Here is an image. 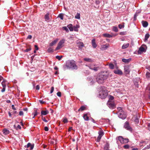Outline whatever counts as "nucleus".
Listing matches in <instances>:
<instances>
[{
  "instance_id": "obj_12",
  "label": "nucleus",
  "mask_w": 150,
  "mask_h": 150,
  "mask_svg": "<svg viewBox=\"0 0 150 150\" xmlns=\"http://www.w3.org/2000/svg\"><path fill=\"white\" fill-rule=\"evenodd\" d=\"M107 105L110 108L113 109L115 107L114 104L112 102H108L107 103Z\"/></svg>"
},
{
  "instance_id": "obj_47",
  "label": "nucleus",
  "mask_w": 150,
  "mask_h": 150,
  "mask_svg": "<svg viewBox=\"0 0 150 150\" xmlns=\"http://www.w3.org/2000/svg\"><path fill=\"white\" fill-rule=\"evenodd\" d=\"M124 25L121 24H119L118 25V27L120 29H121L124 27Z\"/></svg>"
},
{
  "instance_id": "obj_43",
  "label": "nucleus",
  "mask_w": 150,
  "mask_h": 150,
  "mask_svg": "<svg viewBox=\"0 0 150 150\" xmlns=\"http://www.w3.org/2000/svg\"><path fill=\"white\" fill-rule=\"evenodd\" d=\"M123 147L125 149H128L129 148V146L128 144H126Z\"/></svg>"
},
{
  "instance_id": "obj_11",
  "label": "nucleus",
  "mask_w": 150,
  "mask_h": 150,
  "mask_svg": "<svg viewBox=\"0 0 150 150\" xmlns=\"http://www.w3.org/2000/svg\"><path fill=\"white\" fill-rule=\"evenodd\" d=\"M89 68L95 71H97L99 69V67L93 65H90L89 66Z\"/></svg>"
},
{
  "instance_id": "obj_39",
  "label": "nucleus",
  "mask_w": 150,
  "mask_h": 150,
  "mask_svg": "<svg viewBox=\"0 0 150 150\" xmlns=\"http://www.w3.org/2000/svg\"><path fill=\"white\" fill-rule=\"evenodd\" d=\"M62 56H57L56 57V59H57L58 60H60L62 58Z\"/></svg>"
},
{
  "instance_id": "obj_6",
  "label": "nucleus",
  "mask_w": 150,
  "mask_h": 150,
  "mask_svg": "<svg viewBox=\"0 0 150 150\" xmlns=\"http://www.w3.org/2000/svg\"><path fill=\"white\" fill-rule=\"evenodd\" d=\"M131 65H127L124 67V73L126 74H129L131 70Z\"/></svg>"
},
{
  "instance_id": "obj_63",
  "label": "nucleus",
  "mask_w": 150,
  "mask_h": 150,
  "mask_svg": "<svg viewBox=\"0 0 150 150\" xmlns=\"http://www.w3.org/2000/svg\"><path fill=\"white\" fill-rule=\"evenodd\" d=\"M114 97L113 96H110V99L111 100H113L114 99Z\"/></svg>"
},
{
  "instance_id": "obj_29",
  "label": "nucleus",
  "mask_w": 150,
  "mask_h": 150,
  "mask_svg": "<svg viewBox=\"0 0 150 150\" xmlns=\"http://www.w3.org/2000/svg\"><path fill=\"white\" fill-rule=\"evenodd\" d=\"M103 36L105 37H107V38H111L112 37V35L108 33H105L103 35Z\"/></svg>"
},
{
  "instance_id": "obj_4",
  "label": "nucleus",
  "mask_w": 150,
  "mask_h": 150,
  "mask_svg": "<svg viewBox=\"0 0 150 150\" xmlns=\"http://www.w3.org/2000/svg\"><path fill=\"white\" fill-rule=\"evenodd\" d=\"M147 46L144 44L142 45L139 48L138 51V53L141 54L143 52H145L147 49Z\"/></svg>"
},
{
  "instance_id": "obj_9",
  "label": "nucleus",
  "mask_w": 150,
  "mask_h": 150,
  "mask_svg": "<svg viewBox=\"0 0 150 150\" xmlns=\"http://www.w3.org/2000/svg\"><path fill=\"white\" fill-rule=\"evenodd\" d=\"M124 127L126 129L130 131H132V129L130 127L129 122H125L124 125Z\"/></svg>"
},
{
  "instance_id": "obj_60",
  "label": "nucleus",
  "mask_w": 150,
  "mask_h": 150,
  "mask_svg": "<svg viewBox=\"0 0 150 150\" xmlns=\"http://www.w3.org/2000/svg\"><path fill=\"white\" fill-rule=\"evenodd\" d=\"M18 128L19 129H21V127L19 125H18L17 126V128H16V129H17Z\"/></svg>"
},
{
  "instance_id": "obj_40",
  "label": "nucleus",
  "mask_w": 150,
  "mask_h": 150,
  "mask_svg": "<svg viewBox=\"0 0 150 150\" xmlns=\"http://www.w3.org/2000/svg\"><path fill=\"white\" fill-rule=\"evenodd\" d=\"M62 28L63 30H65L67 32H69V30L66 27V26L63 27Z\"/></svg>"
},
{
  "instance_id": "obj_37",
  "label": "nucleus",
  "mask_w": 150,
  "mask_h": 150,
  "mask_svg": "<svg viewBox=\"0 0 150 150\" xmlns=\"http://www.w3.org/2000/svg\"><path fill=\"white\" fill-rule=\"evenodd\" d=\"M113 30L115 32H117L118 31L117 28L115 26L113 27Z\"/></svg>"
},
{
  "instance_id": "obj_56",
  "label": "nucleus",
  "mask_w": 150,
  "mask_h": 150,
  "mask_svg": "<svg viewBox=\"0 0 150 150\" xmlns=\"http://www.w3.org/2000/svg\"><path fill=\"white\" fill-rule=\"evenodd\" d=\"M32 38V36L30 35H29L28 36L27 39H30Z\"/></svg>"
},
{
  "instance_id": "obj_44",
  "label": "nucleus",
  "mask_w": 150,
  "mask_h": 150,
  "mask_svg": "<svg viewBox=\"0 0 150 150\" xmlns=\"http://www.w3.org/2000/svg\"><path fill=\"white\" fill-rule=\"evenodd\" d=\"M134 121L136 122V123H138L139 122V119L137 118V117H136L135 119L134 120Z\"/></svg>"
},
{
  "instance_id": "obj_18",
  "label": "nucleus",
  "mask_w": 150,
  "mask_h": 150,
  "mask_svg": "<svg viewBox=\"0 0 150 150\" xmlns=\"http://www.w3.org/2000/svg\"><path fill=\"white\" fill-rule=\"evenodd\" d=\"M142 23L143 26L145 28L148 25V23L147 21H142Z\"/></svg>"
},
{
  "instance_id": "obj_25",
  "label": "nucleus",
  "mask_w": 150,
  "mask_h": 150,
  "mask_svg": "<svg viewBox=\"0 0 150 150\" xmlns=\"http://www.w3.org/2000/svg\"><path fill=\"white\" fill-rule=\"evenodd\" d=\"M86 109V107L84 105L81 106L78 110L79 111H82Z\"/></svg>"
},
{
  "instance_id": "obj_49",
  "label": "nucleus",
  "mask_w": 150,
  "mask_h": 150,
  "mask_svg": "<svg viewBox=\"0 0 150 150\" xmlns=\"http://www.w3.org/2000/svg\"><path fill=\"white\" fill-rule=\"evenodd\" d=\"M59 17L61 19L63 20V15L62 14H60L59 15Z\"/></svg>"
},
{
  "instance_id": "obj_61",
  "label": "nucleus",
  "mask_w": 150,
  "mask_h": 150,
  "mask_svg": "<svg viewBox=\"0 0 150 150\" xmlns=\"http://www.w3.org/2000/svg\"><path fill=\"white\" fill-rule=\"evenodd\" d=\"M5 89L6 88H3V89L1 90V92L2 93L4 92L5 91Z\"/></svg>"
},
{
  "instance_id": "obj_33",
  "label": "nucleus",
  "mask_w": 150,
  "mask_h": 150,
  "mask_svg": "<svg viewBox=\"0 0 150 150\" xmlns=\"http://www.w3.org/2000/svg\"><path fill=\"white\" fill-rule=\"evenodd\" d=\"M149 35L148 33H147L145 35V38H144V41H146L149 38Z\"/></svg>"
},
{
  "instance_id": "obj_7",
  "label": "nucleus",
  "mask_w": 150,
  "mask_h": 150,
  "mask_svg": "<svg viewBox=\"0 0 150 150\" xmlns=\"http://www.w3.org/2000/svg\"><path fill=\"white\" fill-rule=\"evenodd\" d=\"M65 42V40L64 39L60 40L56 48V50H58L60 49L63 46V44Z\"/></svg>"
},
{
  "instance_id": "obj_54",
  "label": "nucleus",
  "mask_w": 150,
  "mask_h": 150,
  "mask_svg": "<svg viewBox=\"0 0 150 150\" xmlns=\"http://www.w3.org/2000/svg\"><path fill=\"white\" fill-rule=\"evenodd\" d=\"M44 130L46 131H47L49 130L48 128L47 127H44Z\"/></svg>"
},
{
  "instance_id": "obj_34",
  "label": "nucleus",
  "mask_w": 150,
  "mask_h": 150,
  "mask_svg": "<svg viewBox=\"0 0 150 150\" xmlns=\"http://www.w3.org/2000/svg\"><path fill=\"white\" fill-rule=\"evenodd\" d=\"M84 60L86 61L91 62L92 61V60L89 58H85L83 59Z\"/></svg>"
},
{
  "instance_id": "obj_13",
  "label": "nucleus",
  "mask_w": 150,
  "mask_h": 150,
  "mask_svg": "<svg viewBox=\"0 0 150 150\" xmlns=\"http://www.w3.org/2000/svg\"><path fill=\"white\" fill-rule=\"evenodd\" d=\"M109 46V44L103 45L101 46L100 49L101 50H106Z\"/></svg>"
},
{
  "instance_id": "obj_19",
  "label": "nucleus",
  "mask_w": 150,
  "mask_h": 150,
  "mask_svg": "<svg viewBox=\"0 0 150 150\" xmlns=\"http://www.w3.org/2000/svg\"><path fill=\"white\" fill-rule=\"evenodd\" d=\"M30 146V149L32 150L34 148V144H31L30 143H28L27 145V148H28Z\"/></svg>"
},
{
  "instance_id": "obj_51",
  "label": "nucleus",
  "mask_w": 150,
  "mask_h": 150,
  "mask_svg": "<svg viewBox=\"0 0 150 150\" xmlns=\"http://www.w3.org/2000/svg\"><path fill=\"white\" fill-rule=\"evenodd\" d=\"M54 87L53 86L51 87V90L50 91V93H52L54 91Z\"/></svg>"
},
{
  "instance_id": "obj_59",
  "label": "nucleus",
  "mask_w": 150,
  "mask_h": 150,
  "mask_svg": "<svg viewBox=\"0 0 150 150\" xmlns=\"http://www.w3.org/2000/svg\"><path fill=\"white\" fill-rule=\"evenodd\" d=\"M35 50H38V46L37 45H35Z\"/></svg>"
},
{
  "instance_id": "obj_64",
  "label": "nucleus",
  "mask_w": 150,
  "mask_h": 150,
  "mask_svg": "<svg viewBox=\"0 0 150 150\" xmlns=\"http://www.w3.org/2000/svg\"><path fill=\"white\" fill-rule=\"evenodd\" d=\"M148 129L150 131V124H148Z\"/></svg>"
},
{
  "instance_id": "obj_8",
  "label": "nucleus",
  "mask_w": 150,
  "mask_h": 150,
  "mask_svg": "<svg viewBox=\"0 0 150 150\" xmlns=\"http://www.w3.org/2000/svg\"><path fill=\"white\" fill-rule=\"evenodd\" d=\"M99 135L97 138L96 141L97 142H99L100 140L104 134V132L102 130H100L98 132Z\"/></svg>"
},
{
  "instance_id": "obj_21",
  "label": "nucleus",
  "mask_w": 150,
  "mask_h": 150,
  "mask_svg": "<svg viewBox=\"0 0 150 150\" xmlns=\"http://www.w3.org/2000/svg\"><path fill=\"white\" fill-rule=\"evenodd\" d=\"M77 44L80 48H81L84 46V44L83 42H78L77 43Z\"/></svg>"
},
{
  "instance_id": "obj_14",
  "label": "nucleus",
  "mask_w": 150,
  "mask_h": 150,
  "mask_svg": "<svg viewBox=\"0 0 150 150\" xmlns=\"http://www.w3.org/2000/svg\"><path fill=\"white\" fill-rule=\"evenodd\" d=\"M114 72L115 74L120 75H122L123 74L122 71L120 69L115 70L114 71Z\"/></svg>"
},
{
  "instance_id": "obj_27",
  "label": "nucleus",
  "mask_w": 150,
  "mask_h": 150,
  "mask_svg": "<svg viewBox=\"0 0 150 150\" xmlns=\"http://www.w3.org/2000/svg\"><path fill=\"white\" fill-rule=\"evenodd\" d=\"M58 40H54L52 42H51L50 44V46H52L53 45H54L58 41Z\"/></svg>"
},
{
  "instance_id": "obj_36",
  "label": "nucleus",
  "mask_w": 150,
  "mask_h": 150,
  "mask_svg": "<svg viewBox=\"0 0 150 150\" xmlns=\"http://www.w3.org/2000/svg\"><path fill=\"white\" fill-rule=\"evenodd\" d=\"M129 142V139H128L126 138L124 139L123 141L122 144H125Z\"/></svg>"
},
{
  "instance_id": "obj_53",
  "label": "nucleus",
  "mask_w": 150,
  "mask_h": 150,
  "mask_svg": "<svg viewBox=\"0 0 150 150\" xmlns=\"http://www.w3.org/2000/svg\"><path fill=\"white\" fill-rule=\"evenodd\" d=\"M38 115V112H37V111L36 110H35V112L34 114H33V115H34V117H35L36 116H37Z\"/></svg>"
},
{
  "instance_id": "obj_31",
  "label": "nucleus",
  "mask_w": 150,
  "mask_h": 150,
  "mask_svg": "<svg viewBox=\"0 0 150 150\" xmlns=\"http://www.w3.org/2000/svg\"><path fill=\"white\" fill-rule=\"evenodd\" d=\"M118 139L120 141L121 143L122 144L124 138L122 136H119L118 137Z\"/></svg>"
},
{
  "instance_id": "obj_2",
  "label": "nucleus",
  "mask_w": 150,
  "mask_h": 150,
  "mask_svg": "<svg viewBox=\"0 0 150 150\" xmlns=\"http://www.w3.org/2000/svg\"><path fill=\"white\" fill-rule=\"evenodd\" d=\"M63 68L65 70L67 69H77V67L74 60H68L66 62V64L63 66Z\"/></svg>"
},
{
  "instance_id": "obj_55",
  "label": "nucleus",
  "mask_w": 150,
  "mask_h": 150,
  "mask_svg": "<svg viewBox=\"0 0 150 150\" xmlns=\"http://www.w3.org/2000/svg\"><path fill=\"white\" fill-rule=\"evenodd\" d=\"M137 16V15L136 14H135L134 15V21H135L136 20Z\"/></svg>"
},
{
  "instance_id": "obj_45",
  "label": "nucleus",
  "mask_w": 150,
  "mask_h": 150,
  "mask_svg": "<svg viewBox=\"0 0 150 150\" xmlns=\"http://www.w3.org/2000/svg\"><path fill=\"white\" fill-rule=\"evenodd\" d=\"M117 109L118 110V112H120L123 111L121 107H119L117 108Z\"/></svg>"
},
{
  "instance_id": "obj_38",
  "label": "nucleus",
  "mask_w": 150,
  "mask_h": 150,
  "mask_svg": "<svg viewBox=\"0 0 150 150\" xmlns=\"http://www.w3.org/2000/svg\"><path fill=\"white\" fill-rule=\"evenodd\" d=\"M47 52H53V49L51 47L47 49Z\"/></svg>"
},
{
  "instance_id": "obj_28",
  "label": "nucleus",
  "mask_w": 150,
  "mask_h": 150,
  "mask_svg": "<svg viewBox=\"0 0 150 150\" xmlns=\"http://www.w3.org/2000/svg\"><path fill=\"white\" fill-rule=\"evenodd\" d=\"M79 25H76V26H74L73 27V30L75 31L78 32V30L77 29L78 28H79Z\"/></svg>"
},
{
  "instance_id": "obj_46",
  "label": "nucleus",
  "mask_w": 150,
  "mask_h": 150,
  "mask_svg": "<svg viewBox=\"0 0 150 150\" xmlns=\"http://www.w3.org/2000/svg\"><path fill=\"white\" fill-rule=\"evenodd\" d=\"M146 76L147 78H149L150 77V73L149 72H147L146 74Z\"/></svg>"
},
{
  "instance_id": "obj_41",
  "label": "nucleus",
  "mask_w": 150,
  "mask_h": 150,
  "mask_svg": "<svg viewBox=\"0 0 150 150\" xmlns=\"http://www.w3.org/2000/svg\"><path fill=\"white\" fill-rule=\"evenodd\" d=\"M1 84L3 87V88L6 87V85L5 83V82L4 81H3L1 83Z\"/></svg>"
},
{
  "instance_id": "obj_26",
  "label": "nucleus",
  "mask_w": 150,
  "mask_h": 150,
  "mask_svg": "<svg viewBox=\"0 0 150 150\" xmlns=\"http://www.w3.org/2000/svg\"><path fill=\"white\" fill-rule=\"evenodd\" d=\"M67 27L69 29L70 31H72L73 30V26L71 24H70L68 25L67 26Z\"/></svg>"
},
{
  "instance_id": "obj_5",
  "label": "nucleus",
  "mask_w": 150,
  "mask_h": 150,
  "mask_svg": "<svg viewBox=\"0 0 150 150\" xmlns=\"http://www.w3.org/2000/svg\"><path fill=\"white\" fill-rule=\"evenodd\" d=\"M148 143H149V145H147L146 147H145V149H149L150 148V141H149V140L146 139L145 140H141L140 143V145L141 144H142V145H143V144L146 145Z\"/></svg>"
},
{
  "instance_id": "obj_3",
  "label": "nucleus",
  "mask_w": 150,
  "mask_h": 150,
  "mask_svg": "<svg viewBox=\"0 0 150 150\" xmlns=\"http://www.w3.org/2000/svg\"><path fill=\"white\" fill-rule=\"evenodd\" d=\"M108 95L107 90L101 89L99 92V97L102 99H105Z\"/></svg>"
},
{
  "instance_id": "obj_10",
  "label": "nucleus",
  "mask_w": 150,
  "mask_h": 150,
  "mask_svg": "<svg viewBox=\"0 0 150 150\" xmlns=\"http://www.w3.org/2000/svg\"><path fill=\"white\" fill-rule=\"evenodd\" d=\"M117 113L118 115V116L120 118L122 119H124L126 118V116L124 114L123 111L122 112H118Z\"/></svg>"
},
{
  "instance_id": "obj_48",
  "label": "nucleus",
  "mask_w": 150,
  "mask_h": 150,
  "mask_svg": "<svg viewBox=\"0 0 150 150\" xmlns=\"http://www.w3.org/2000/svg\"><path fill=\"white\" fill-rule=\"evenodd\" d=\"M68 122L67 119L65 118L64 119L63 122L64 123H67Z\"/></svg>"
},
{
  "instance_id": "obj_57",
  "label": "nucleus",
  "mask_w": 150,
  "mask_h": 150,
  "mask_svg": "<svg viewBox=\"0 0 150 150\" xmlns=\"http://www.w3.org/2000/svg\"><path fill=\"white\" fill-rule=\"evenodd\" d=\"M23 114V112L22 111H20L19 112V115H22Z\"/></svg>"
},
{
  "instance_id": "obj_58",
  "label": "nucleus",
  "mask_w": 150,
  "mask_h": 150,
  "mask_svg": "<svg viewBox=\"0 0 150 150\" xmlns=\"http://www.w3.org/2000/svg\"><path fill=\"white\" fill-rule=\"evenodd\" d=\"M36 89L37 90H38L40 89V86L39 85H37L36 87Z\"/></svg>"
},
{
  "instance_id": "obj_20",
  "label": "nucleus",
  "mask_w": 150,
  "mask_h": 150,
  "mask_svg": "<svg viewBox=\"0 0 150 150\" xmlns=\"http://www.w3.org/2000/svg\"><path fill=\"white\" fill-rule=\"evenodd\" d=\"M2 132L5 135H7L9 133V131L8 129L5 128L3 129Z\"/></svg>"
},
{
  "instance_id": "obj_42",
  "label": "nucleus",
  "mask_w": 150,
  "mask_h": 150,
  "mask_svg": "<svg viewBox=\"0 0 150 150\" xmlns=\"http://www.w3.org/2000/svg\"><path fill=\"white\" fill-rule=\"evenodd\" d=\"M31 50V47H30V46H29V48L26 49L25 50H24V51L25 52H27L28 51H30Z\"/></svg>"
},
{
  "instance_id": "obj_24",
  "label": "nucleus",
  "mask_w": 150,
  "mask_h": 150,
  "mask_svg": "<svg viewBox=\"0 0 150 150\" xmlns=\"http://www.w3.org/2000/svg\"><path fill=\"white\" fill-rule=\"evenodd\" d=\"M109 144L107 142L106 144L105 145L104 147V150H109Z\"/></svg>"
},
{
  "instance_id": "obj_23",
  "label": "nucleus",
  "mask_w": 150,
  "mask_h": 150,
  "mask_svg": "<svg viewBox=\"0 0 150 150\" xmlns=\"http://www.w3.org/2000/svg\"><path fill=\"white\" fill-rule=\"evenodd\" d=\"M49 13H47L45 16L44 17L46 21H48L49 20Z\"/></svg>"
},
{
  "instance_id": "obj_17",
  "label": "nucleus",
  "mask_w": 150,
  "mask_h": 150,
  "mask_svg": "<svg viewBox=\"0 0 150 150\" xmlns=\"http://www.w3.org/2000/svg\"><path fill=\"white\" fill-rule=\"evenodd\" d=\"M49 113V111L47 110H46L45 111L44 110H42L41 112V115L42 116L43 115H45L48 114Z\"/></svg>"
},
{
  "instance_id": "obj_50",
  "label": "nucleus",
  "mask_w": 150,
  "mask_h": 150,
  "mask_svg": "<svg viewBox=\"0 0 150 150\" xmlns=\"http://www.w3.org/2000/svg\"><path fill=\"white\" fill-rule=\"evenodd\" d=\"M57 95L59 97H61V93L60 92H58L57 93Z\"/></svg>"
},
{
  "instance_id": "obj_16",
  "label": "nucleus",
  "mask_w": 150,
  "mask_h": 150,
  "mask_svg": "<svg viewBox=\"0 0 150 150\" xmlns=\"http://www.w3.org/2000/svg\"><path fill=\"white\" fill-rule=\"evenodd\" d=\"M91 43L93 47L94 48H96L97 46V45L95 42V39H93Z\"/></svg>"
},
{
  "instance_id": "obj_1",
  "label": "nucleus",
  "mask_w": 150,
  "mask_h": 150,
  "mask_svg": "<svg viewBox=\"0 0 150 150\" xmlns=\"http://www.w3.org/2000/svg\"><path fill=\"white\" fill-rule=\"evenodd\" d=\"M108 77L107 72H101L98 74L96 78V80L99 84H102L104 82L105 80Z\"/></svg>"
},
{
  "instance_id": "obj_30",
  "label": "nucleus",
  "mask_w": 150,
  "mask_h": 150,
  "mask_svg": "<svg viewBox=\"0 0 150 150\" xmlns=\"http://www.w3.org/2000/svg\"><path fill=\"white\" fill-rule=\"evenodd\" d=\"M75 18L76 19H80V14L79 13H77L75 16Z\"/></svg>"
},
{
  "instance_id": "obj_62",
  "label": "nucleus",
  "mask_w": 150,
  "mask_h": 150,
  "mask_svg": "<svg viewBox=\"0 0 150 150\" xmlns=\"http://www.w3.org/2000/svg\"><path fill=\"white\" fill-rule=\"evenodd\" d=\"M12 108V109H13L14 110H16V108H15L14 105H13L11 106Z\"/></svg>"
},
{
  "instance_id": "obj_15",
  "label": "nucleus",
  "mask_w": 150,
  "mask_h": 150,
  "mask_svg": "<svg viewBox=\"0 0 150 150\" xmlns=\"http://www.w3.org/2000/svg\"><path fill=\"white\" fill-rule=\"evenodd\" d=\"M122 62H124L127 63H129L131 61V58H130L128 59H126L123 58L122 59Z\"/></svg>"
},
{
  "instance_id": "obj_22",
  "label": "nucleus",
  "mask_w": 150,
  "mask_h": 150,
  "mask_svg": "<svg viewBox=\"0 0 150 150\" xmlns=\"http://www.w3.org/2000/svg\"><path fill=\"white\" fill-rule=\"evenodd\" d=\"M129 43L124 44L122 47V49H125L127 48L129 46Z\"/></svg>"
},
{
  "instance_id": "obj_32",
  "label": "nucleus",
  "mask_w": 150,
  "mask_h": 150,
  "mask_svg": "<svg viewBox=\"0 0 150 150\" xmlns=\"http://www.w3.org/2000/svg\"><path fill=\"white\" fill-rule=\"evenodd\" d=\"M83 117L85 120L88 121L89 120V117L88 116L87 114H84Z\"/></svg>"
},
{
  "instance_id": "obj_52",
  "label": "nucleus",
  "mask_w": 150,
  "mask_h": 150,
  "mask_svg": "<svg viewBox=\"0 0 150 150\" xmlns=\"http://www.w3.org/2000/svg\"><path fill=\"white\" fill-rule=\"evenodd\" d=\"M42 120L45 122H47L48 121L45 118H43V116H42Z\"/></svg>"
},
{
  "instance_id": "obj_35",
  "label": "nucleus",
  "mask_w": 150,
  "mask_h": 150,
  "mask_svg": "<svg viewBox=\"0 0 150 150\" xmlns=\"http://www.w3.org/2000/svg\"><path fill=\"white\" fill-rule=\"evenodd\" d=\"M109 68L111 69H113L114 68V65L112 63L110 64L109 65Z\"/></svg>"
}]
</instances>
